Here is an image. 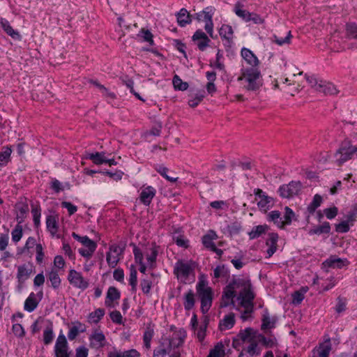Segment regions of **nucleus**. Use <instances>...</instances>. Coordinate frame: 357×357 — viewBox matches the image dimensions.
Segmentation results:
<instances>
[{"mask_svg":"<svg viewBox=\"0 0 357 357\" xmlns=\"http://www.w3.org/2000/svg\"><path fill=\"white\" fill-rule=\"evenodd\" d=\"M331 350V342L326 340L313 349L312 357H328Z\"/></svg>","mask_w":357,"mask_h":357,"instance_id":"f3484780","label":"nucleus"},{"mask_svg":"<svg viewBox=\"0 0 357 357\" xmlns=\"http://www.w3.org/2000/svg\"><path fill=\"white\" fill-rule=\"evenodd\" d=\"M347 264L348 261L347 259H342L334 256L331 257L322 264L323 268L326 271H328V268H341Z\"/></svg>","mask_w":357,"mask_h":357,"instance_id":"dca6fc26","label":"nucleus"},{"mask_svg":"<svg viewBox=\"0 0 357 357\" xmlns=\"http://www.w3.org/2000/svg\"><path fill=\"white\" fill-rule=\"evenodd\" d=\"M289 77L284 78L282 81L284 84H287L288 86H295L294 93H291V96H294V93H298L302 88V84L299 80L296 79L297 76L303 75V71H299L296 67H294Z\"/></svg>","mask_w":357,"mask_h":357,"instance_id":"9d476101","label":"nucleus"},{"mask_svg":"<svg viewBox=\"0 0 357 357\" xmlns=\"http://www.w3.org/2000/svg\"><path fill=\"white\" fill-rule=\"evenodd\" d=\"M278 239V235L277 234H269L268 238L266 241V245L269 247L267 250L268 257H271L276 251Z\"/></svg>","mask_w":357,"mask_h":357,"instance_id":"b1692460","label":"nucleus"},{"mask_svg":"<svg viewBox=\"0 0 357 357\" xmlns=\"http://www.w3.org/2000/svg\"><path fill=\"white\" fill-rule=\"evenodd\" d=\"M204 99V95L202 93H196L194 96L188 100V105L192 107H196Z\"/></svg>","mask_w":357,"mask_h":357,"instance_id":"4d7b16f0","label":"nucleus"},{"mask_svg":"<svg viewBox=\"0 0 357 357\" xmlns=\"http://www.w3.org/2000/svg\"><path fill=\"white\" fill-rule=\"evenodd\" d=\"M192 40L201 51H204L208 45L210 39L202 30H197L192 36Z\"/></svg>","mask_w":357,"mask_h":357,"instance_id":"4468645a","label":"nucleus"},{"mask_svg":"<svg viewBox=\"0 0 357 357\" xmlns=\"http://www.w3.org/2000/svg\"><path fill=\"white\" fill-rule=\"evenodd\" d=\"M123 251L124 248L119 245L114 244L109 246L106 255V261L109 266L111 268L116 267L123 255Z\"/></svg>","mask_w":357,"mask_h":357,"instance_id":"0eeeda50","label":"nucleus"},{"mask_svg":"<svg viewBox=\"0 0 357 357\" xmlns=\"http://www.w3.org/2000/svg\"><path fill=\"white\" fill-rule=\"evenodd\" d=\"M68 280L73 286L78 289H85L89 287L88 280L79 272L75 270H70Z\"/></svg>","mask_w":357,"mask_h":357,"instance_id":"1a4fd4ad","label":"nucleus"},{"mask_svg":"<svg viewBox=\"0 0 357 357\" xmlns=\"http://www.w3.org/2000/svg\"><path fill=\"white\" fill-rule=\"evenodd\" d=\"M346 309V301L342 298H337V303L336 305L335 310L337 313L342 312Z\"/></svg>","mask_w":357,"mask_h":357,"instance_id":"338daca9","label":"nucleus"},{"mask_svg":"<svg viewBox=\"0 0 357 357\" xmlns=\"http://www.w3.org/2000/svg\"><path fill=\"white\" fill-rule=\"evenodd\" d=\"M307 287H303L300 290L292 294V303L294 305H299L305 297V294L307 291Z\"/></svg>","mask_w":357,"mask_h":357,"instance_id":"a19ab883","label":"nucleus"},{"mask_svg":"<svg viewBox=\"0 0 357 357\" xmlns=\"http://www.w3.org/2000/svg\"><path fill=\"white\" fill-rule=\"evenodd\" d=\"M237 292L238 293L236 298L237 305L243 307L245 312H250L253 307L252 301L255 296L251 289L250 281L246 278L235 279L227 286L222 296L221 307H226L230 303L235 306L233 298Z\"/></svg>","mask_w":357,"mask_h":357,"instance_id":"f257e3e1","label":"nucleus"},{"mask_svg":"<svg viewBox=\"0 0 357 357\" xmlns=\"http://www.w3.org/2000/svg\"><path fill=\"white\" fill-rule=\"evenodd\" d=\"M237 339L241 340L243 342H252L255 340V339H259V336H257L256 333L250 328H248L244 331H241L238 336Z\"/></svg>","mask_w":357,"mask_h":357,"instance_id":"aec40b11","label":"nucleus"},{"mask_svg":"<svg viewBox=\"0 0 357 357\" xmlns=\"http://www.w3.org/2000/svg\"><path fill=\"white\" fill-rule=\"evenodd\" d=\"M97 246H91L79 249V253L86 259H89L93 255Z\"/></svg>","mask_w":357,"mask_h":357,"instance_id":"6e6d98bb","label":"nucleus"},{"mask_svg":"<svg viewBox=\"0 0 357 357\" xmlns=\"http://www.w3.org/2000/svg\"><path fill=\"white\" fill-rule=\"evenodd\" d=\"M268 229L266 225H258L252 228V231L249 232L248 235L250 239H254L259 237L261 234H264Z\"/></svg>","mask_w":357,"mask_h":357,"instance_id":"ea45409f","label":"nucleus"},{"mask_svg":"<svg viewBox=\"0 0 357 357\" xmlns=\"http://www.w3.org/2000/svg\"><path fill=\"white\" fill-rule=\"evenodd\" d=\"M139 36H140L144 40L148 42L150 45L153 44V35L150 31L143 29L140 31Z\"/></svg>","mask_w":357,"mask_h":357,"instance_id":"680f3d73","label":"nucleus"},{"mask_svg":"<svg viewBox=\"0 0 357 357\" xmlns=\"http://www.w3.org/2000/svg\"><path fill=\"white\" fill-rule=\"evenodd\" d=\"M219 33L222 38L230 41L233 38L234 31L231 26L222 24L219 30Z\"/></svg>","mask_w":357,"mask_h":357,"instance_id":"c9c22d12","label":"nucleus"},{"mask_svg":"<svg viewBox=\"0 0 357 357\" xmlns=\"http://www.w3.org/2000/svg\"><path fill=\"white\" fill-rule=\"evenodd\" d=\"M321 202V197L319 195H315L312 203L307 207L308 211L311 213H314L315 209L320 206Z\"/></svg>","mask_w":357,"mask_h":357,"instance_id":"5fc2aeb1","label":"nucleus"},{"mask_svg":"<svg viewBox=\"0 0 357 357\" xmlns=\"http://www.w3.org/2000/svg\"><path fill=\"white\" fill-rule=\"evenodd\" d=\"M215 8L213 7H207L202 11L195 14V17L199 22L204 21L205 30L210 37L213 38V23L212 21L213 15Z\"/></svg>","mask_w":357,"mask_h":357,"instance_id":"423d86ee","label":"nucleus"},{"mask_svg":"<svg viewBox=\"0 0 357 357\" xmlns=\"http://www.w3.org/2000/svg\"><path fill=\"white\" fill-rule=\"evenodd\" d=\"M252 21L253 23L256 24H262L264 23L265 20L262 18L259 15L254 13H251L249 22Z\"/></svg>","mask_w":357,"mask_h":357,"instance_id":"69168bd1","label":"nucleus"},{"mask_svg":"<svg viewBox=\"0 0 357 357\" xmlns=\"http://www.w3.org/2000/svg\"><path fill=\"white\" fill-rule=\"evenodd\" d=\"M174 335L175 337L172 338V340L169 342V344L171 345L179 347L184 342V340L186 337V331L183 328H180L179 330L176 331Z\"/></svg>","mask_w":357,"mask_h":357,"instance_id":"c756f323","label":"nucleus"},{"mask_svg":"<svg viewBox=\"0 0 357 357\" xmlns=\"http://www.w3.org/2000/svg\"><path fill=\"white\" fill-rule=\"evenodd\" d=\"M156 190L152 186H143L139 195L140 202L146 206H149L155 197Z\"/></svg>","mask_w":357,"mask_h":357,"instance_id":"2eb2a0df","label":"nucleus"},{"mask_svg":"<svg viewBox=\"0 0 357 357\" xmlns=\"http://www.w3.org/2000/svg\"><path fill=\"white\" fill-rule=\"evenodd\" d=\"M173 84L176 89L181 91H185L188 87V84L187 82H183L178 75H175L174 77Z\"/></svg>","mask_w":357,"mask_h":357,"instance_id":"864d4df0","label":"nucleus"},{"mask_svg":"<svg viewBox=\"0 0 357 357\" xmlns=\"http://www.w3.org/2000/svg\"><path fill=\"white\" fill-rule=\"evenodd\" d=\"M271 199L268 196L263 195L261 199L258 202V206L261 210L266 211L270 206Z\"/></svg>","mask_w":357,"mask_h":357,"instance_id":"13d9d810","label":"nucleus"},{"mask_svg":"<svg viewBox=\"0 0 357 357\" xmlns=\"http://www.w3.org/2000/svg\"><path fill=\"white\" fill-rule=\"evenodd\" d=\"M324 214L328 219L334 218L337 214V208L336 207H331L324 210Z\"/></svg>","mask_w":357,"mask_h":357,"instance_id":"774afa93","label":"nucleus"},{"mask_svg":"<svg viewBox=\"0 0 357 357\" xmlns=\"http://www.w3.org/2000/svg\"><path fill=\"white\" fill-rule=\"evenodd\" d=\"M105 314V310L101 308L96 310L88 316V321L93 324H97Z\"/></svg>","mask_w":357,"mask_h":357,"instance_id":"4c0bfd02","label":"nucleus"},{"mask_svg":"<svg viewBox=\"0 0 357 357\" xmlns=\"http://www.w3.org/2000/svg\"><path fill=\"white\" fill-rule=\"evenodd\" d=\"M284 211H285V213L284 215V220H283L284 226L285 225H289L291 222V220L294 218V215H295L293 211L288 206H286L284 208Z\"/></svg>","mask_w":357,"mask_h":357,"instance_id":"052dcab7","label":"nucleus"},{"mask_svg":"<svg viewBox=\"0 0 357 357\" xmlns=\"http://www.w3.org/2000/svg\"><path fill=\"white\" fill-rule=\"evenodd\" d=\"M355 221V215H349L347 216V220L342 221L336 225V231L340 233H346L349 230V223Z\"/></svg>","mask_w":357,"mask_h":357,"instance_id":"7c9ffc66","label":"nucleus"},{"mask_svg":"<svg viewBox=\"0 0 357 357\" xmlns=\"http://www.w3.org/2000/svg\"><path fill=\"white\" fill-rule=\"evenodd\" d=\"M159 247L155 244H152L150 247L146 248L144 251V255L146 259V264L150 267H153L156 257L158 253Z\"/></svg>","mask_w":357,"mask_h":357,"instance_id":"a211bd4d","label":"nucleus"},{"mask_svg":"<svg viewBox=\"0 0 357 357\" xmlns=\"http://www.w3.org/2000/svg\"><path fill=\"white\" fill-rule=\"evenodd\" d=\"M54 351L56 357H69L68 342L66 336L62 333L56 339Z\"/></svg>","mask_w":357,"mask_h":357,"instance_id":"9b49d317","label":"nucleus"},{"mask_svg":"<svg viewBox=\"0 0 357 357\" xmlns=\"http://www.w3.org/2000/svg\"><path fill=\"white\" fill-rule=\"evenodd\" d=\"M225 347L222 342H218L210 351L208 357H224Z\"/></svg>","mask_w":357,"mask_h":357,"instance_id":"49530a36","label":"nucleus"},{"mask_svg":"<svg viewBox=\"0 0 357 357\" xmlns=\"http://www.w3.org/2000/svg\"><path fill=\"white\" fill-rule=\"evenodd\" d=\"M31 273V268L26 265H22L17 268V278L20 280H26Z\"/></svg>","mask_w":357,"mask_h":357,"instance_id":"c03bdc74","label":"nucleus"},{"mask_svg":"<svg viewBox=\"0 0 357 357\" xmlns=\"http://www.w3.org/2000/svg\"><path fill=\"white\" fill-rule=\"evenodd\" d=\"M234 12L237 16L242 18L245 22H249V18L251 13L248 12V10L242 9L240 3H238L235 5Z\"/></svg>","mask_w":357,"mask_h":357,"instance_id":"8fccbe9b","label":"nucleus"},{"mask_svg":"<svg viewBox=\"0 0 357 357\" xmlns=\"http://www.w3.org/2000/svg\"><path fill=\"white\" fill-rule=\"evenodd\" d=\"M195 263L192 261L178 260L174 267V273L181 282L185 283L190 274L193 273Z\"/></svg>","mask_w":357,"mask_h":357,"instance_id":"20e7f679","label":"nucleus"},{"mask_svg":"<svg viewBox=\"0 0 357 357\" xmlns=\"http://www.w3.org/2000/svg\"><path fill=\"white\" fill-rule=\"evenodd\" d=\"M331 227L328 222H324L321 225L318 226L315 228H313L309 231V234L311 235L313 234H328L330 232Z\"/></svg>","mask_w":357,"mask_h":357,"instance_id":"37998d69","label":"nucleus"},{"mask_svg":"<svg viewBox=\"0 0 357 357\" xmlns=\"http://www.w3.org/2000/svg\"><path fill=\"white\" fill-rule=\"evenodd\" d=\"M154 335V325L150 322L147 324L145 331L144 333L143 340L144 346L147 349L151 347V341Z\"/></svg>","mask_w":357,"mask_h":357,"instance_id":"5701e85b","label":"nucleus"},{"mask_svg":"<svg viewBox=\"0 0 357 357\" xmlns=\"http://www.w3.org/2000/svg\"><path fill=\"white\" fill-rule=\"evenodd\" d=\"M196 290L201 301L202 312L205 314L211 307L213 292L212 289L208 286V282L203 275H201L199 278V282L196 285Z\"/></svg>","mask_w":357,"mask_h":357,"instance_id":"7ed1b4c3","label":"nucleus"},{"mask_svg":"<svg viewBox=\"0 0 357 357\" xmlns=\"http://www.w3.org/2000/svg\"><path fill=\"white\" fill-rule=\"evenodd\" d=\"M357 151V147L351 144L350 142H344L335 153L336 162L339 165L351 159L354 153Z\"/></svg>","mask_w":357,"mask_h":357,"instance_id":"39448f33","label":"nucleus"},{"mask_svg":"<svg viewBox=\"0 0 357 357\" xmlns=\"http://www.w3.org/2000/svg\"><path fill=\"white\" fill-rule=\"evenodd\" d=\"M177 22L181 26H185L191 22V15L185 8H182L177 14Z\"/></svg>","mask_w":357,"mask_h":357,"instance_id":"bb28decb","label":"nucleus"},{"mask_svg":"<svg viewBox=\"0 0 357 357\" xmlns=\"http://www.w3.org/2000/svg\"><path fill=\"white\" fill-rule=\"evenodd\" d=\"M137 282V271L133 266H131L129 282L133 289L136 287Z\"/></svg>","mask_w":357,"mask_h":357,"instance_id":"e2e57ef3","label":"nucleus"},{"mask_svg":"<svg viewBox=\"0 0 357 357\" xmlns=\"http://www.w3.org/2000/svg\"><path fill=\"white\" fill-rule=\"evenodd\" d=\"M269 220L273 222L278 227L283 228L284 222L282 218L280 217V213L278 211H273L268 214Z\"/></svg>","mask_w":357,"mask_h":357,"instance_id":"e433bc0d","label":"nucleus"},{"mask_svg":"<svg viewBox=\"0 0 357 357\" xmlns=\"http://www.w3.org/2000/svg\"><path fill=\"white\" fill-rule=\"evenodd\" d=\"M302 185L299 181H291L287 185H283L279 188L281 197L290 198L297 195L301 190Z\"/></svg>","mask_w":357,"mask_h":357,"instance_id":"6e6552de","label":"nucleus"},{"mask_svg":"<svg viewBox=\"0 0 357 357\" xmlns=\"http://www.w3.org/2000/svg\"><path fill=\"white\" fill-rule=\"evenodd\" d=\"M318 91L331 96L337 95L339 93V90L333 84L326 81H321V84L319 86Z\"/></svg>","mask_w":357,"mask_h":357,"instance_id":"412c9836","label":"nucleus"},{"mask_svg":"<svg viewBox=\"0 0 357 357\" xmlns=\"http://www.w3.org/2000/svg\"><path fill=\"white\" fill-rule=\"evenodd\" d=\"M217 234L214 231H211L208 234L203 236L202 243L206 248L210 249L218 255L221 256L223 252L222 250L218 249L213 243V240L217 239Z\"/></svg>","mask_w":357,"mask_h":357,"instance_id":"f8f14e48","label":"nucleus"},{"mask_svg":"<svg viewBox=\"0 0 357 357\" xmlns=\"http://www.w3.org/2000/svg\"><path fill=\"white\" fill-rule=\"evenodd\" d=\"M292 38V35L290 31L286 33L284 37L282 36L280 33L278 34H275L273 37V42L276 43L280 46H282L284 45H289L291 43V40Z\"/></svg>","mask_w":357,"mask_h":357,"instance_id":"a878e982","label":"nucleus"},{"mask_svg":"<svg viewBox=\"0 0 357 357\" xmlns=\"http://www.w3.org/2000/svg\"><path fill=\"white\" fill-rule=\"evenodd\" d=\"M241 56L246 64L250 66V67H259V59L249 49L243 48L241 50Z\"/></svg>","mask_w":357,"mask_h":357,"instance_id":"6ab92c4d","label":"nucleus"},{"mask_svg":"<svg viewBox=\"0 0 357 357\" xmlns=\"http://www.w3.org/2000/svg\"><path fill=\"white\" fill-rule=\"evenodd\" d=\"M1 24L3 30L6 32L8 35L12 37L14 39L20 40L21 36L20 33L15 31L13 27L10 26V23L6 20H1Z\"/></svg>","mask_w":357,"mask_h":357,"instance_id":"72a5a7b5","label":"nucleus"},{"mask_svg":"<svg viewBox=\"0 0 357 357\" xmlns=\"http://www.w3.org/2000/svg\"><path fill=\"white\" fill-rule=\"evenodd\" d=\"M133 253L135 255V261L140 265L139 271L142 273H144L146 269V266L143 263L144 253L135 245L134 246Z\"/></svg>","mask_w":357,"mask_h":357,"instance_id":"f704fd0d","label":"nucleus"},{"mask_svg":"<svg viewBox=\"0 0 357 357\" xmlns=\"http://www.w3.org/2000/svg\"><path fill=\"white\" fill-rule=\"evenodd\" d=\"M73 237L80 242L85 248L91 247V246H97V244L95 241L90 239L88 236H80L77 234L73 232L72 234Z\"/></svg>","mask_w":357,"mask_h":357,"instance_id":"79ce46f5","label":"nucleus"},{"mask_svg":"<svg viewBox=\"0 0 357 357\" xmlns=\"http://www.w3.org/2000/svg\"><path fill=\"white\" fill-rule=\"evenodd\" d=\"M90 347L92 348H102L105 345V336L99 330H95L89 337Z\"/></svg>","mask_w":357,"mask_h":357,"instance_id":"ddd939ff","label":"nucleus"},{"mask_svg":"<svg viewBox=\"0 0 357 357\" xmlns=\"http://www.w3.org/2000/svg\"><path fill=\"white\" fill-rule=\"evenodd\" d=\"M259 339H255V340L249 342V346L245 349L246 352L251 356L259 355L260 349L258 347V341Z\"/></svg>","mask_w":357,"mask_h":357,"instance_id":"09e8293b","label":"nucleus"},{"mask_svg":"<svg viewBox=\"0 0 357 357\" xmlns=\"http://www.w3.org/2000/svg\"><path fill=\"white\" fill-rule=\"evenodd\" d=\"M19 223H20V222ZM22 226L20 225V224H17L15 226V229L11 232L13 241H14L15 243H17L18 241H20L22 237Z\"/></svg>","mask_w":357,"mask_h":357,"instance_id":"3c124183","label":"nucleus"},{"mask_svg":"<svg viewBox=\"0 0 357 357\" xmlns=\"http://www.w3.org/2000/svg\"><path fill=\"white\" fill-rule=\"evenodd\" d=\"M58 218L55 215H49L46 220V225L48 231L54 236L58 231Z\"/></svg>","mask_w":357,"mask_h":357,"instance_id":"2f4dec72","label":"nucleus"},{"mask_svg":"<svg viewBox=\"0 0 357 357\" xmlns=\"http://www.w3.org/2000/svg\"><path fill=\"white\" fill-rule=\"evenodd\" d=\"M277 318L275 317H271L268 312H265L262 318L261 329H271L275 326Z\"/></svg>","mask_w":357,"mask_h":357,"instance_id":"cd10ccee","label":"nucleus"},{"mask_svg":"<svg viewBox=\"0 0 357 357\" xmlns=\"http://www.w3.org/2000/svg\"><path fill=\"white\" fill-rule=\"evenodd\" d=\"M48 279L51 282L52 286L56 289L60 286L61 279L59 276L57 271L52 269V271L47 275Z\"/></svg>","mask_w":357,"mask_h":357,"instance_id":"de8ad7c7","label":"nucleus"},{"mask_svg":"<svg viewBox=\"0 0 357 357\" xmlns=\"http://www.w3.org/2000/svg\"><path fill=\"white\" fill-rule=\"evenodd\" d=\"M88 158L96 165H101L107 162V158L105 156L104 152L91 153L89 155Z\"/></svg>","mask_w":357,"mask_h":357,"instance_id":"a18cd8bd","label":"nucleus"},{"mask_svg":"<svg viewBox=\"0 0 357 357\" xmlns=\"http://www.w3.org/2000/svg\"><path fill=\"white\" fill-rule=\"evenodd\" d=\"M347 35L349 38L357 40V24L348 23L346 25Z\"/></svg>","mask_w":357,"mask_h":357,"instance_id":"603ef678","label":"nucleus"},{"mask_svg":"<svg viewBox=\"0 0 357 357\" xmlns=\"http://www.w3.org/2000/svg\"><path fill=\"white\" fill-rule=\"evenodd\" d=\"M38 304V300L34 293L30 294L24 303V310L27 312L33 311Z\"/></svg>","mask_w":357,"mask_h":357,"instance_id":"c85d7f7f","label":"nucleus"},{"mask_svg":"<svg viewBox=\"0 0 357 357\" xmlns=\"http://www.w3.org/2000/svg\"><path fill=\"white\" fill-rule=\"evenodd\" d=\"M241 87L248 91L257 93L264 84L263 76L259 67H248L243 64L241 74L237 78Z\"/></svg>","mask_w":357,"mask_h":357,"instance_id":"f03ea898","label":"nucleus"},{"mask_svg":"<svg viewBox=\"0 0 357 357\" xmlns=\"http://www.w3.org/2000/svg\"><path fill=\"white\" fill-rule=\"evenodd\" d=\"M235 319L234 314L230 313L226 315L224 319L220 322L219 326L220 330H227L231 328L234 325Z\"/></svg>","mask_w":357,"mask_h":357,"instance_id":"473e14b6","label":"nucleus"},{"mask_svg":"<svg viewBox=\"0 0 357 357\" xmlns=\"http://www.w3.org/2000/svg\"><path fill=\"white\" fill-rule=\"evenodd\" d=\"M11 153L10 146L3 148V151L0 152V166L6 165L10 161Z\"/></svg>","mask_w":357,"mask_h":357,"instance_id":"58836bf2","label":"nucleus"},{"mask_svg":"<svg viewBox=\"0 0 357 357\" xmlns=\"http://www.w3.org/2000/svg\"><path fill=\"white\" fill-rule=\"evenodd\" d=\"M305 79L312 88L317 91H319V86L321 84L322 80H318L315 77L307 75H305Z\"/></svg>","mask_w":357,"mask_h":357,"instance_id":"bf43d9fd","label":"nucleus"},{"mask_svg":"<svg viewBox=\"0 0 357 357\" xmlns=\"http://www.w3.org/2000/svg\"><path fill=\"white\" fill-rule=\"evenodd\" d=\"M195 303V295L192 290L190 289L183 296V305L186 310L192 309Z\"/></svg>","mask_w":357,"mask_h":357,"instance_id":"393cba45","label":"nucleus"},{"mask_svg":"<svg viewBox=\"0 0 357 357\" xmlns=\"http://www.w3.org/2000/svg\"><path fill=\"white\" fill-rule=\"evenodd\" d=\"M119 298L120 292L119 290L114 287H109L107 293L105 305L110 307H114L113 302L119 299Z\"/></svg>","mask_w":357,"mask_h":357,"instance_id":"4be33fe9","label":"nucleus"},{"mask_svg":"<svg viewBox=\"0 0 357 357\" xmlns=\"http://www.w3.org/2000/svg\"><path fill=\"white\" fill-rule=\"evenodd\" d=\"M53 331L52 328H46L43 332V340L45 344H49L53 340Z\"/></svg>","mask_w":357,"mask_h":357,"instance_id":"0e129e2a","label":"nucleus"}]
</instances>
